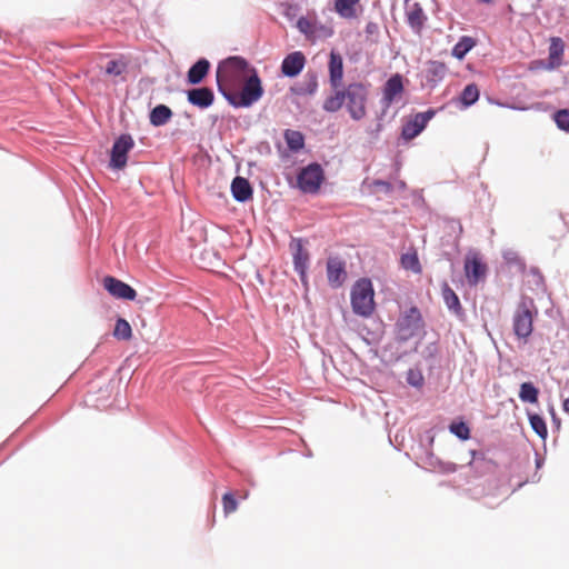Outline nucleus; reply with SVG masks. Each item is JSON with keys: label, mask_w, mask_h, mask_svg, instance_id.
<instances>
[{"label": "nucleus", "mask_w": 569, "mask_h": 569, "mask_svg": "<svg viewBox=\"0 0 569 569\" xmlns=\"http://www.w3.org/2000/svg\"><path fill=\"white\" fill-rule=\"evenodd\" d=\"M563 411L569 415V397L563 401Z\"/></svg>", "instance_id": "41"}, {"label": "nucleus", "mask_w": 569, "mask_h": 569, "mask_svg": "<svg viewBox=\"0 0 569 569\" xmlns=\"http://www.w3.org/2000/svg\"><path fill=\"white\" fill-rule=\"evenodd\" d=\"M368 100L369 86L360 81L350 82L328 96L322 109L333 113L345 107L352 120L360 121L367 117Z\"/></svg>", "instance_id": "1"}, {"label": "nucleus", "mask_w": 569, "mask_h": 569, "mask_svg": "<svg viewBox=\"0 0 569 569\" xmlns=\"http://www.w3.org/2000/svg\"><path fill=\"white\" fill-rule=\"evenodd\" d=\"M402 76L396 73L391 76L383 86L382 89V103L385 107H390L398 97L403 92Z\"/></svg>", "instance_id": "13"}, {"label": "nucleus", "mask_w": 569, "mask_h": 569, "mask_svg": "<svg viewBox=\"0 0 569 569\" xmlns=\"http://www.w3.org/2000/svg\"><path fill=\"white\" fill-rule=\"evenodd\" d=\"M210 69V62L202 58L199 59L188 71L187 80L190 84L201 83Z\"/></svg>", "instance_id": "19"}, {"label": "nucleus", "mask_w": 569, "mask_h": 569, "mask_svg": "<svg viewBox=\"0 0 569 569\" xmlns=\"http://www.w3.org/2000/svg\"><path fill=\"white\" fill-rule=\"evenodd\" d=\"M103 287L111 296L118 299L131 301L137 297V291L132 287L111 276L104 277Z\"/></svg>", "instance_id": "12"}, {"label": "nucleus", "mask_w": 569, "mask_h": 569, "mask_svg": "<svg viewBox=\"0 0 569 569\" xmlns=\"http://www.w3.org/2000/svg\"><path fill=\"white\" fill-rule=\"evenodd\" d=\"M476 42L470 37H462L453 47L452 54L461 60L475 47Z\"/></svg>", "instance_id": "27"}, {"label": "nucleus", "mask_w": 569, "mask_h": 569, "mask_svg": "<svg viewBox=\"0 0 569 569\" xmlns=\"http://www.w3.org/2000/svg\"><path fill=\"white\" fill-rule=\"evenodd\" d=\"M479 98V89L475 83H470L465 87L461 92L460 101L465 107H470Z\"/></svg>", "instance_id": "28"}, {"label": "nucleus", "mask_w": 569, "mask_h": 569, "mask_svg": "<svg viewBox=\"0 0 569 569\" xmlns=\"http://www.w3.org/2000/svg\"><path fill=\"white\" fill-rule=\"evenodd\" d=\"M328 73L329 83L333 91L343 87V59L342 56L336 50L330 51Z\"/></svg>", "instance_id": "10"}, {"label": "nucleus", "mask_w": 569, "mask_h": 569, "mask_svg": "<svg viewBox=\"0 0 569 569\" xmlns=\"http://www.w3.org/2000/svg\"><path fill=\"white\" fill-rule=\"evenodd\" d=\"M442 297L449 309L457 310L460 308L458 296L447 283L442 287Z\"/></svg>", "instance_id": "30"}, {"label": "nucleus", "mask_w": 569, "mask_h": 569, "mask_svg": "<svg viewBox=\"0 0 569 569\" xmlns=\"http://www.w3.org/2000/svg\"><path fill=\"white\" fill-rule=\"evenodd\" d=\"M435 116L433 110L417 113L411 120H409L402 127V137L406 140H412L426 128L429 120Z\"/></svg>", "instance_id": "11"}, {"label": "nucleus", "mask_w": 569, "mask_h": 569, "mask_svg": "<svg viewBox=\"0 0 569 569\" xmlns=\"http://www.w3.org/2000/svg\"><path fill=\"white\" fill-rule=\"evenodd\" d=\"M375 291L369 279L358 280L351 289V306L356 315L369 317L375 310Z\"/></svg>", "instance_id": "4"}, {"label": "nucleus", "mask_w": 569, "mask_h": 569, "mask_svg": "<svg viewBox=\"0 0 569 569\" xmlns=\"http://www.w3.org/2000/svg\"><path fill=\"white\" fill-rule=\"evenodd\" d=\"M325 180V173L320 164L311 163L303 168L297 178L298 187L305 193H316Z\"/></svg>", "instance_id": "7"}, {"label": "nucleus", "mask_w": 569, "mask_h": 569, "mask_svg": "<svg viewBox=\"0 0 569 569\" xmlns=\"http://www.w3.org/2000/svg\"><path fill=\"white\" fill-rule=\"evenodd\" d=\"M446 64L439 61H430L427 68V77L431 81L441 80L446 74Z\"/></svg>", "instance_id": "29"}, {"label": "nucleus", "mask_w": 569, "mask_h": 569, "mask_svg": "<svg viewBox=\"0 0 569 569\" xmlns=\"http://www.w3.org/2000/svg\"><path fill=\"white\" fill-rule=\"evenodd\" d=\"M445 471L447 472H455L456 471V465L455 463H448L445 468Z\"/></svg>", "instance_id": "40"}, {"label": "nucleus", "mask_w": 569, "mask_h": 569, "mask_svg": "<svg viewBox=\"0 0 569 569\" xmlns=\"http://www.w3.org/2000/svg\"><path fill=\"white\" fill-rule=\"evenodd\" d=\"M187 97L191 104L201 109L210 107L214 101L213 91L207 87L191 89L187 92Z\"/></svg>", "instance_id": "17"}, {"label": "nucleus", "mask_w": 569, "mask_h": 569, "mask_svg": "<svg viewBox=\"0 0 569 569\" xmlns=\"http://www.w3.org/2000/svg\"><path fill=\"white\" fill-rule=\"evenodd\" d=\"M133 146L131 136L121 134L112 146L110 167L118 170L123 169L127 164V154Z\"/></svg>", "instance_id": "8"}, {"label": "nucleus", "mask_w": 569, "mask_h": 569, "mask_svg": "<svg viewBox=\"0 0 569 569\" xmlns=\"http://www.w3.org/2000/svg\"><path fill=\"white\" fill-rule=\"evenodd\" d=\"M449 430L461 440H468L470 438V429L463 421L452 422L449 426Z\"/></svg>", "instance_id": "32"}, {"label": "nucleus", "mask_w": 569, "mask_h": 569, "mask_svg": "<svg viewBox=\"0 0 569 569\" xmlns=\"http://www.w3.org/2000/svg\"><path fill=\"white\" fill-rule=\"evenodd\" d=\"M423 329V320L418 308L411 307L401 313L395 326L396 339L406 342Z\"/></svg>", "instance_id": "5"}, {"label": "nucleus", "mask_w": 569, "mask_h": 569, "mask_svg": "<svg viewBox=\"0 0 569 569\" xmlns=\"http://www.w3.org/2000/svg\"><path fill=\"white\" fill-rule=\"evenodd\" d=\"M297 28L299 29L300 32H302L303 34H306L308 37L313 36L315 31H316L315 23L305 17H301L297 21Z\"/></svg>", "instance_id": "35"}, {"label": "nucleus", "mask_w": 569, "mask_h": 569, "mask_svg": "<svg viewBox=\"0 0 569 569\" xmlns=\"http://www.w3.org/2000/svg\"><path fill=\"white\" fill-rule=\"evenodd\" d=\"M223 512L226 516L234 512L238 508V502L232 492H227L222 497Z\"/></svg>", "instance_id": "33"}, {"label": "nucleus", "mask_w": 569, "mask_h": 569, "mask_svg": "<svg viewBox=\"0 0 569 569\" xmlns=\"http://www.w3.org/2000/svg\"><path fill=\"white\" fill-rule=\"evenodd\" d=\"M127 63L123 61L111 60L107 63L106 73L110 76H120L126 70Z\"/></svg>", "instance_id": "34"}, {"label": "nucleus", "mask_w": 569, "mask_h": 569, "mask_svg": "<svg viewBox=\"0 0 569 569\" xmlns=\"http://www.w3.org/2000/svg\"><path fill=\"white\" fill-rule=\"evenodd\" d=\"M306 66V57L301 51H295L284 57L281 63V72L283 76L297 77Z\"/></svg>", "instance_id": "14"}, {"label": "nucleus", "mask_w": 569, "mask_h": 569, "mask_svg": "<svg viewBox=\"0 0 569 569\" xmlns=\"http://www.w3.org/2000/svg\"><path fill=\"white\" fill-rule=\"evenodd\" d=\"M529 421H530V426L535 430V432L539 437L545 439L548 435V430H547V426H546L543 418L540 417L539 415L533 413V415L529 416Z\"/></svg>", "instance_id": "31"}, {"label": "nucleus", "mask_w": 569, "mask_h": 569, "mask_svg": "<svg viewBox=\"0 0 569 569\" xmlns=\"http://www.w3.org/2000/svg\"><path fill=\"white\" fill-rule=\"evenodd\" d=\"M400 263L403 269L412 271L413 273H421L422 271L416 249H410L403 253L400 258Z\"/></svg>", "instance_id": "22"}, {"label": "nucleus", "mask_w": 569, "mask_h": 569, "mask_svg": "<svg viewBox=\"0 0 569 569\" xmlns=\"http://www.w3.org/2000/svg\"><path fill=\"white\" fill-rule=\"evenodd\" d=\"M263 87L257 69H252L239 89H236L227 100L236 108H247L260 100Z\"/></svg>", "instance_id": "3"}, {"label": "nucleus", "mask_w": 569, "mask_h": 569, "mask_svg": "<svg viewBox=\"0 0 569 569\" xmlns=\"http://www.w3.org/2000/svg\"><path fill=\"white\" fill-rule=\"evenodd\" d=\"M327 277L332 287H340L347 277L345 262L338 258H329L327 261Z\"/></svg>", "instance_id": "16"}, {"label": "nucleus", "mask_w": 569, "mask_h": 569, "mask_svg": "<svg viewBox=\"0 0 569 569\" xmlns=\"http://www.w3.org/2000/svg\"><path fill=\"white\" fill-rule=\"evenodd\" d=\"M486 264L481 262L476 254L467 257L465 261V272L470 284H477L486 274Z\"/></svg>", "instance_id": "15"}, {"label": "nucleus", "mask_w": 569, "mask_h": 569, "mask_svg": "<svg viewBox=\"0 0 569 569\" xmlns=\"http://www.w3.org/2000/svg\"><path fill=\"white\" fill-rule=\"evenodd\" d=\"M113 337L118 340H130L132 338V329L130 323L123 319L118 318L113 329Z\"/></svg>", "instance_id": "25"}, {"label": "nucleus", "mask_w": 569, "mask_h": 569, "mask_svg": "<svg viewBox=\"0 0 569 569\" xmlns=\"http://www.w3.org/2000/svg\"><path fill=\"white\" fill-rule=\"evenodd\" d=\"M539 390L531 382H523L520 386L519 398L523 402L537 403Z\"/></svg>", "instance_id": "26"}, {"label": "nucleus", "mask_w": 569, "mask_h": 569, "mask_svg": "<svg viewBox=\"0 0 569 569\" xmlns=\"http://www.w3.org/2000/svg\"><path fill=\"white\" fill-rule=\"evenodd\" d=\"M563 51V44L559 38L552 39V44L550 47V58L558 57L562 54Z\"/></svg>", "instance_id": "38"}, {"label": "nucleus", "mask_w": 569, "mask_h": 569, "mask_svg": "<svg viewBox=\"0 0 569 569\" xmlns=\"http://www.w3.org/2000/svg\"><path fill=\"white\" fill-rule=\"evenodd\" d=\"M252 69L254 68L244 58L238 56L219 62L216 79L220 93L227 98L236 89H239Z\"/></svg>", "instance_id": "2"}, {"label": "nucleus", "mask_w": 569, "mask_h": 569, "mask_svg": "<svg viewBox=\"0 0 569 569\" xmlns=\"http://www.w3.org/2000/svg\"><path fill=\"white\" fill-rule=\"evenodd\" d=\"M231 192L237 201L246 202L252 198V188L243 177H236L231 183Z\"/></svg>", "instance_id": "18"}, {"label": "nucleus", "mask_w": 569, "mask_h": 569, "mask_svg": "<svg viewBox=\"0 0 569 569\" xmlns=\"http://www.w3.org/2000/svg\"><path fill=\"white\" fill-rule=\"evenodd\" d=\"M289 247L292 253L295 269L300 274L301 280H305L309 263V252L305 248L303 240L292 238Z\"/></svg>", "instance_id": "9"}, {"label": "nucleus", "mask_w": 569, "mask_h": 569, "mask_svg": "<svg viewBox=\"0 0 569 569\" xmlns=\"http://www.w3.org/2000/svg\"><path fill=\"white\" fill-rule=\"evenodd\" d=\"M360 0H336L335 10L345 19H353L357 17L356 6Z\"/></svg>", "instance_id": "20"}, {"label": "nucleus", "mask_w": 569, "mask_h": 569, "mask_svg": "<svg viewBox=\"0 0 569 569\" xmlns=\"http://www.w3.org/2000/svg\"><path fill=\"white\" fill-rule=\"evenodd\" d=\"M533 301L531 299H522L513 315V332L519 339H527L533 329L532 309Z\"/></svg>", "instance_id": "6"}, {"label": "nucleus", "mask_w": 569, "mask_h": 569, "mask_svg": "<svg viewBox=\"0 0 569 569\" xmlns=\"http://www.w3.org/2000/svg\"><path fill=\"white\" fill-rule=\"evenodd\" d=\"M407 382L413 387H421L423 385V376L419 370L410 369L407 372Z\"/></svg>", "instance_id": "37"}, {"label": "nucleus", "mask_w": 569, "mask_h": 569, "mask_svg": "<svg viewBox=\"0 0 569 569\" xmlns=\"http://www.w3.org/2000/svg\"><path fill=\"white\" fill-rule=\"evenodd\" d=\"M553 119L560 129L569 131V110L562 109L557 111Z\"/></svg>", "instance_id": "36"}, {"label": "nucleus", "mask_w": 569, "mask_h": 569, "mask_svg": "<svg viewBox=\"0 0 569 569\" xmlns=\"http://www.w3.org/2000/svg\"><path fill=\"white\" fill-rule=\"evenodd\" d=\"M318 87L316 78L312 79V81L308 84V93L312 94L316 92Z\"/></svg>", "instance_id": "39"}, {"label": "nucleus", "mask_w": 569, "mask_h": 569, "mask_svg": "<svg viewBox=\"0 0 569 569\" xmlns=\"http://www.w3.org/2000/svg\"><path fill=\"white\" fill-rule=\"evenodd\" d=\"M284 139H286L288 148L291 151L297 152V151L301 150L305 146V137L300 131L288 129L284 132Z\"/></svg>", "instance_id": "24"}, {"label": "nucleus", "mask_w": 569, "mask_h": 569, "mask_svg": "<svg viewBox=\"0 0 569 569\" xmlns=\"http://www.w3.org/2000/svg\"><path fill=\"white\" fill-rule=\"evenodd\" d=\"M407 18L409 26L417 32H419L422 29L426 21V16L418 4H415L408 11Z\"/></svg>", "instance_id": "23"}, {"label": "nucleus", "mask_w": 569, "mask_h": 569, "mask_svg": "<svg viewBox=\"0 0 569 569\" xmlns=\"http://www.w3.org/2000/svg\"><path fill=\"white\" fill-rule=\"evenodd\" d=\"M172 117V111L164 104H158L150 112V123L160 127L166 124Z\"/></svg>", "instance_id": "21"}]
</instances>
